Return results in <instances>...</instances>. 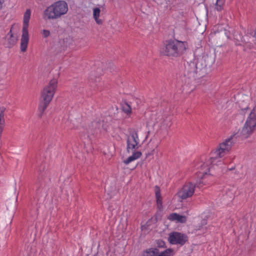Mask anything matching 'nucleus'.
I'll return each mask as SVG.
<instances>
[{"label":"nucleus","instance_id":"obj_24","mask_svg":"<svg viewBox=\"0 0 256 256\" xmlns=\"http://www.w3.org/2000/svg\"><path fill=\"white\" fill-rule=\"evenodd\" d=\"M141 228H142V230H145L146 228V227L145 226L142 225V226H141Z\"/></svg>","mask_w":256,"mask_h":256},{"label":"nucleus","instance_id":"obj_16","mask_svg":"<svg viewBox=\"0 0 256 256\" xmlns=\"http://www.w3.org/2000/svg\"><path fill=\"white\" fill-rule=\"evenodd\" d=\"M226 0H216L215 6L218 11H221L224 8Z\"/></svg>","mask_w":256,"mask_h":256},{"label":"nucleus","instance_id":"obj_10","mask_svg":"<svg viewBox=\"0 0 256 256\" xmlns=\"http://www.w3.org/2000/svg\"><path fill=\"white\" fill-rule=\"evenodd\" d=\"M238 98L241 97L240 100H239L236 106H238V110L242 114H244L248 108V96L243 95H238Z\"/></svg>","mask_w":256,"mask_h":256},{"label":"nucleus","instance_id":"obj_11","mask_svg":"<svg viewBox=\"0 0 256 256\" xmlns=\"http://www.w3.org/2000/svg\"><path fill=\"white\" fill-rule=\"evenodd\" d=\"M168 218L170 221L181 224L185 223L187 220V217L186 216L180 215L176 212L170 214L168 216Z\"/></svg>","mask_w":256,"mask_h":256},{"label":"nucleus","instance_id":"obj_9","mask_svg":"<svg viewBox=\"0 0 256 256\" xmlns=\"http://www.w3.org/2000/svg\"><path fill=\"white\" fill-rule=\"evenodd\" d=\"M168 240L172 244L183 245L187 240V236L183 234L174 232L169 234Z\"/></svg>","mask_w":256,"mask_h":256},{"label":"nucleus","instance_id":"obj_2","mask_svg":"<svg viewBox=\"0 0 256 256\" xmlns=\"http://www.w3.org/2000/svg\"><path fill=\"white\" fill-rule=\"evenodd\" d=\"M58 86V80L56 78L51 79L44 87L41 92V100L38 108V112L41 116L52 100L56 92Z\"/></svg>","mask_w":256,"mask_h":256},{"label":"nucleus","instance_id":"obj_20","mask_svg":"<svg viewBox=\"0 0 256 256\" xmlns=\"http://www.w3.org/2000/svg\"><path fill=\"white\" fill-rule=\"evenodd\" d=\"M41 33L42 34L44 38H48L50 36V32L49 30L44 29L41 31Z\"/></svg>","mask_w":256,"mask_h":256},{"label":"nucleus","instance_id":"obj_5","mask_svg":"<svg viewBox=\"0 0 256 256\" xmlns=\"http://www.w3.org/2000/svg\"><path fill=\"white\" fill-rule=\"evenodd\" d=\"M31 16V10L26 9L22 16V35L20 39V50L22 52L26 51L30 42L29 26Z\"/></svg>","mask_w":256,"mask_h":256},{"label":"nucleus","instance_id":"obj_22","mask_svg":"<svg viewBox=\"0 0 256 256\" xmlns=\"http://www.w3.org/2000/svg\"><path fill=\"white\" fill-rule=\"evenodd\" d=\"M158 246L160 248H162L164 246L165 243L164 241L160 240H158L156 242Z\"/></svg>","mask_w":256,"mask_h":256},{"label":"nucleus","instance_id":"obj_3","mask_svg":"<svg viewBox=\"0 0 256 256\" xmlns=\"http://www.w3.org/2000/svg\"><path fill=\"white\" fill-rule=\"evenodd\" d=\"M188 48L186 42L172 40L168 42L160 48V52L164 56L177 58L182 56Z\"/></svg>","mask_w":256,"mask_h":256},{"label":"nucleus","instance_id":"obj_21","mask_svg":"<svg viewBox=\"0 0 256 256\" xmlns=\"http://www.w3.org/2000/svg\"><path fill=\"white\" fill-rule=\"evenodd\" d=\"M4 112L0 108V125L4 126Z\"/></svg>","mask_w":256,"mask_h":256},{"label":"nucleus","instance_id":"obj_18","mask_svg":"<svg viewBox=\"0 0 256 256\" xmlns=\"http://www.w3.org/2000/svg\"><path fill=\"white\" fill-rule=\"evenodd\" d=\"M160 252H161L156 248H150L147 252L148 254L153 256H160Z\"/></svg>","mask_w":256,"mask_h":256},{"label":"nucleus","instance_id":"obj_19","mask_svg":"<svg viewBox=\"0 0 256 256\" xmlns=\"http://www.w3.org/2000/svg\"><path fill=\"white\" fill-rule=\"evenodd\" d=\"M174 254L173 250L168 248L163 252H160V256H172Z\"/></svg>","mask_w":256,"mask_h":256},{"label":"nucleus","instance_id":"obj_1","mask_svg":"<svg viewBox=\"0 0 256 256\" xmlns=\"http://www.w3.org/2000/svg\"><path fill=\"white\" fill-rule=\"evenodd\" d=\"M256 128V106L249 114L242 128L238 134L234 133L220 143L218 146L212 150L210 158L205 162L202 160L196 164V168L200 169L199 172L202 174L200 176L202 181H198L197 185L202 187L208 185L214 182V178L210 171L212 166L220 163V158H222L228 154L232 149L237 137L247 138L250 136Z\"/></svg>","mask_w":256,"mask_h":256},{"label":"nucleus","instance_id":"obj_13","mask_svg":"<svg viewBox=\"0 0 256 256\" xmlns=\"http://www.w3.org/2000/svg\"><path fill=\"white\" fill-rule=\"evenodd\" d=\"M132 152V154L124 161L125 164H130L132 162L138 158L142 155V153L139 151L133 152Z\"/></svg>","mask_w":256,"mask_h":256},{"label":"nucleus","instance_id":"obj_12","mask_svg":"<svg viewBox=\"0 0 256 256\" xmlns=\"http://www.w3.org/2000/svg\"><path fill=\"white\" fill-rule=\"evenodd\" d=\"M154 192L156 200L157 207L159 210H161L162 209V200L160 188L157 186H155Z\"/></svg>","mask_w":256,"mask_h":256},{"label":"nucleus","instance_id":"obj_14","mask_svg":"<svg viewBox=\"0 0 256 256\" xmlns=\"http://www.w3.org/2000/svg\"><path fill=\"white\" fill-rule=\"evenodd\" d=\"M100 13V10L98 8H95L93 9V17L96 22L98 24H101L102 22V20L99 18Z\"/></svg>","mask_w":256,"mask_h":256},{"label":"nucleus","instance_id":"obj_6","mask_svg":"<svg viewBox=\"0 0 256 256\" xmlns=\"http://www.w3.org/2000/svg\"><path fill=\"white\" fill-rule=\"evenodd\" d=\"M200 169H198L196 168V164L195 165V170L196 174L197 175L196 178V182L195 184H194L192 182H188L182 188L180 189L176 194L174 196V198L172 200V202L173 204L175 202L176 199L178 198V199H180L181 200L186 199L188 198L191 197L194 192V188L195 186H196L197 187L199 188H202L204 186H210L213 182H212L210 184L208 185H205L202 187H199L197 185V182L198 181H200V180L202 181V179L200 176V174H202V173H200L199 171Z\"/></svg>","mask_w":256,"mask_h":256},{"label":"nucleus","instance_id":"obj_23","mask_svg":"<svg viewBox=\"0 0 256 256\" xmlns=\"http://www.w3.org/2000/svg\"><path fill=\"white\" fill-rule=\"evenodd\" d=\"M155 152H156V150L152 149L150 152H148V154L149 156L153 155L155 154Z\"/></svg>","mask_w":256,"mask_h":256},{"label":"nucleus","instance_id":"obj_17","mask_svg":"<svg viewBox=\"0 0 256 256\" xmlns=\"http://www.w3.org/2000/svg\"><path fill=\"white\" fill-rule=\"evenodd\" d=\"M123 112L127 114H130L132 112V108L127 103H124L122 106Z\"/></svg>","mask_w":256,"mask_h":256},{"label":"nucleus","instance_id":"obj_4","mask_svg":"<svg viewBox=\"0 0 256 256\" xmlns=\"http://www.w3.org/2000/svg\"><path fill=\"white\" fill-rule=\"evenodd\" d=\"M68 11L67 3L64 0L55 2L47 7L44 12L46 20H56L66 14Z\"/></svg>","mask_w":256,"mask_h":256},{"label":"nucleus","instance_id":"obj_15","mask_svg":"<svg viewBox=\"0 0 256 256\" xmlns=\"http://www.w3.org/2000/svg\"><path fill=\"white\" fill-rule=\"evenodd\" d=\"M102 126V123L100 120H96L92 122V128L94 130H100Z\"/></svg>","mask_w":256,"mask_h":256},{"label":"nucleus","instance_id":"obj_8","mask_svg":"<svg viewBox=\"0 0 256 256\" xmlns=\"http://www.w3.org/2000/svg\"><path fill=\"white\" fill-rule=\"evenodd\" d=\"M140 140L136 132L130 134L127 138V150L130 152H135L138 148Z\"/></svg>","mask_w":256,"mask_h":256},{"label":"nucleus","instance_id":"obj_7","mask_svg":"<svg viewBox=\"0 0 256 256\" xmlns=\"http://www.w3.org/2000/svg\"><path fill=\"white\" fill-rule=\"evenodd\" d=\"M151 120L154 127L160 130H165L170 126L171 117L160 113L153 114Z\"/></svg>","mask_w":256,"mask_h":256}]
</instances>
